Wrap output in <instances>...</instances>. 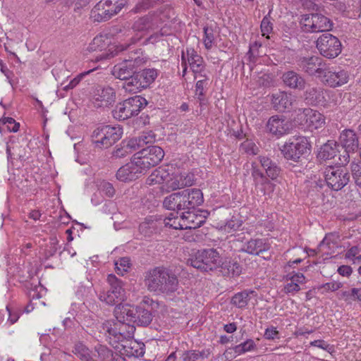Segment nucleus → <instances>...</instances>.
<instances>
[{
	"instance_id": "f257e3e1",
	"label": "nucleus",
	"mask_w": 361,
	"mask_h": 361,
	"mask_svg": "<svg viewBox=\"0 0 361 361\" xmlns=\"http://www.w3.org/2000/svg\"><path fill=\"white\" fill-rule=\"evenodd\" d=\"M145 285L150 292L172 295L179 286L177 276L169 268L157 267L146 272Z\"/></svg>"
},
{
	"instance_id": "f03ea898",
	"label": "nucleus",
	"mask_w": 361,
	"mask_h": 361,
	"mask_svg": "<svg viewBox=\"0 0 361 361\" xmlns=\"http://www.w3.org/2000/svg\"><path fill=\"white\" fill-rule=\"evenodd\" d=\"M203 202V193L200 189L188 188L166 197L163 205L169 210L188 211L194 209Z\"/></svg>"
},
{
	"instance_id": "7ed1b4c3",
	"label": "nucleus",
	"mask_w": 361,
	"mask_h": 361,
	"mask_svg": "<svg viewBox=\"0 0 361 361\" xmlns=\"http://www.w3.org/2000/svg\"><path fill=\"white\" fill-rule=\"evenodd\" d=\"M131 41L132 43L112 45L109 47L108 51L103 52L97 58L100 59H110L118 56L120 53L128 51L126 54H124L125 56L123 61L130 63V65H134V67L137 68L144 64L147 59L141 49H133L131 47L132 44H134L136 40L131 38Z\"/></svg>"
},
{
	"instance_id": "20e7f679",
	"label": "nucleus",
	"mask_w": 361,
	"mask_h": 361,
	"mask_svg": "<svg viewBox=\"0 0 361 361\" xmlns=\"http://www.w3.org/2000/svg\"><path fill=\"white\" fill-rule=\"evenodd\" d=\"M221 262L220 254L214 248L198 250L188 260V264L202 272L218 269Z\"/></svg>"
},
{
	"instance_id": "39448f33",
	"label": "nucleus",
	"mask_w": 361,
	"mask_h": 361,
	"mask_svg": "<svg viewBox=\"0 0 361 361\" xmlns=\"http://www.w3.org/2000/svg\"><path fill=\"white\" fill-rule=\"evenodd\" d=\"M310 147L311 145L305 137H299L286 142L281 152L285 159L302 166L305 163L302 161L305 159L303 156L310 151Z\"/></svg>"
},
{
	"instance_id": "423d86ee",
	"label": "nucleus",
	"mask_w": 361,
	"mask_h": 361,
	"mask_svg": "<svg viewBox=\"0 0 361 361\" xmlns=\"http://www.w3.org/2000/svg\"><path fill=\"white\" fill-rule=\"evenodd\" d=\"M147 104V100L141 96L130 97L116 106L112 111L113 116L120 121L126 120L137 115Z\"/></svg>"
},
{
	"instance_id": "0eeeda50",
	"label": "nucleus",
	"mask_w": 361,
	"mask_h": 361,
	"mask_svg": "<svg viewBox=\"0 0 361 361\" xmlns=\"http://www.w3.org/2000/svg\"><path fill=\"white\" fill-rule=\"evenodd\" d=\"M122 135L123 128L119 126H102L93 131L92 138L97 147L108 148L119 140Z\"/></svg>"
},
{
	"instance_id": "6e6552de",
	"label": "nucleus",
	"mask_w": 361,
	"mask_h": 361,
	"mask_svg": "<svg viewBox=\"0 0 361 361\" xmlns=\"http://www.w3.org/2000/svg\"><path fill=\"white\" fill-rule=\"evenodd\" d=\"M299 25L303 32L310 33L329 31L333 27L329 18L318 13L302 15Z\"/></svg>"
},
{
	"instance_id": "1a4fd4ad",
	"label": "nucleus",
	"mask_w": 361,
	"mask_h": 361,
	"mask_svg": "<svg viewBox=\"0 0 361 361\" xmlns=\"http://www.w3.org/2000/svg\"><path fill=\"white\" fill-rule=\"evenodd\" d=\"M138 166H141L144 173L150 168L157 165L164 158V152L159 146L152 145L142 148L134 155Z\"/></svg>"
},
{
	"instance_id": "9d476101",
	"label": "nucleus",
	"mask_w": 361,
	"mask_h": 361,
	"mask_svg": "<svg viewBox=\"0 0 361 361\" xmlns=\"http://www.w3.org/2000/svg\"><path fill=\"white\" fill-rule=\"evenodd\" d=\"M324 173L327 186L334 191L343 189L350 180L348 171L341 166H329Z\"/></svg>"
},
{
	"instance_id": "9b49d317",
	"label": "nucleus",
	"mask_w": 361,
	"mask_h": 361,
	"mask_svg": "<svg viewBox=\"0 0 361 361\" xmlns=\"http://www.w3.org/2000/svg\"><path fill=\"white\" fill-rule=\"evenodd\" d=\"M316 47L319 54L327 59H334L341 52V43L338 37L326 32L316 41Z\"/></svg>"
},
{
	"instance_id": "f8f14e48",
	"label": "nucleus",
	"mask_w": 361,
	"mask_h": 361,
	"mask_svg": "<svg viewBox=\"0 0 361 361\" xmlns=\"http://www.w3.org/2000/svg\"><path fill=\"white\" fill-rule=\"evenodd\" d=\"M107 281L110 288L108 290L100 293L99 299L108 305H117L125 298V291L122 287V282L114 274L108 275Z\"/></svg>"
},
{
	"instance_id": "ddd939ff",
	"label": "nucleus",
	"mask_w": 361,
	"mask_h": 361,
	"mask_svg": "<svg viewBox=\"0 0 361 361\" xmlns=\"http://www.w3.org/2000/svg\"><path fill=\"white\" fill-rule=\"evenodd\" d=\"M296 65L301 71L310 76H315L320 80L326 63L321 57L311 56L298 57Z\"/></svg>"
},
{
	"instance_id": "4468645a",
	"label": "nucleus",
	"mask_w": 361,
	"mask_h": 361,
	"mask_svg": "<svg viewBox=\"0 0 361 361\" xmlns=\"http://www.w3.org/2000/svg\"><path fill=\"white\" fill-rule=\"evenodd\" d=\"M349 80L348 71L326 65L321 75V82L330 87L335 88L346 84Z\"/></svg>"
},
{
	"instance_id": "2eb2a0df",
	"label": "nucleus",
	"mask_w": 361,
	"mask_h": 361,
	"mask_svg": "<svg viewBox=\"0 0 361 361\" xmlns=\"http://www.w3.org/2000/svg\"><path fill=\"white\" fill-rule=\"evenodd\" d=\"M92 100L96 107H109L116 101V92L109 86L97 85L92 92Z\"/></svg>"
},
{
	"instance_id": "dca6fc26",
	"label": "nucleus",
	"mask_w": 361,
	"mask_h": 361,
	"mask_svg": "<svg viewBox=\"0 0 361 361\" xmlns=\"http://www.w3.org/2000/svg\"><path fill=\"white\" fill-rule=\"evenodd\" d=\"M209 212L207 210L190 209L181 214V221L185 229H195L200 227L204 222Z\"/></svg>"
},
{
	"instance_id": "f3484780",
	"label": "nucleus",
	"mask_w": 361,
	"mask_h": 361,
	"mask_svg": "<svg viewBox=\"0 0 361 361\" xmlns=\"http://www.w3.org/2000/svg\"><path fill=\"white\" fill-rule=\"evenodd\" d=\"M252 177L253 179L255 190L263 195L269 196L273 192L274 184L272 183L264 173L254 164L252 166Z\"/></svg>"
},
{
	"instance_id": "a211bd4d",
	"label": "nucleus",
	"mask_w": 361,
	"mask_h": 361,
	"mask_svg": "<svg viewBox=\"0 0 361 361\" xmlns=\"http://www.w3.org/2000/svg\"><path fill=\"white\" fill-rule=\"evenodd\" d=\"M305 89L302 99L307 104L313 106L325 105L326 92L324 88L317 85H308Z\"/></svg>"
},
{
	"instance_id": "6ab92c4d",
	"label": "nucleus",
	"mask_w": 361,
	"mask_h": 361,
	"mask_svg": "<svg viewBox=\"0 0 361 361\" xmlns=\"http://www.w3.org/2000/svg\"><path fill=\"white\" fill-rule=\"evenodd\" d=\"M142 167L138 166L136 163L134 157L133 160L121 166L116 173V178L120 181L126 182L132 181L137 179L140 174L144 173V171L141 169Z\"/></svg>"
},
{
	"instance_id": "aec40b11",
	"label": "nucleus",
	"mask_w": 361,
	"mask_h": 361,
	"mask_svg": "<svg viewBox=\"0 0 361 361\" xmlns=\"http://www.w3.org/2000/svg\"><path fill=\"white\" fill-rule=\"evenodd\" d=\"M267 129L271 134L279 137L289 133L290 124L283 116L276 115L268 120Z\"/></svg>"
},
{
	"instance_id": "412c9836",
	"label": "nucleus",
	"mask_w": 361,
	"mask_h": 361,
	"mask_svg": "<svg viewBox=\"0 0 361 361\" xmlns=\"http://www.w3.org/2000/svg\"><path fill=\"white\" fill-rule=\"evenodd\" d=\"M341 147L348 152L355 153L359 148V139L354 130L345 129L343 130L339 137Z\"/></svg>"
},
{
	"instance_id": "4be33fe9",
	"label": "nucleus",
	"mask_w": 361,
	"mask_h": 361,
	"mask_svg": "<svg viewBox=\"0 0 361 361\" xmlns=\"http://www.w3.org/2000/svg\"><path fill=\"white\" fill-rule=\"evenodd\" d=\"M281 78L284 85L290 89L302 90L306 87L305 78L294 71L285 72Z\"/></svg>"
},
{
	"instance_id": "5701e85b",
	"label": "nucleus",
	"mask_w": 361,
	"mask_h": 361,
	"mask_svg": "<svg viewBox=\"0 0 361 361\" xmlns=\"http://www.w3.org/2000/svg\"><path fill=\"white\" fill-rule=\"evenodd\" d=\"M162 228V216L149 217L139 226V231L145 236H151L153 233L159 232Z\"/></svg>"
},
{
	"instance_id": "b1692460",
	"label": "nucleus",
	"mask_w": 361,
	"mask_h": 361,
	"mask_svg": "<svg viewBox=\"0 0 361 361\" xmlns=\"http://www.w3.org/2000/svg\"><path fill=\"white\" fill-rule=\"evenodd\" d=\"M270 245L267 243L265 239L255 238L247 241L243 250L248 254L253 255H259L261 253L269 250Z\"/></svg>"
},
{
	"instance_id": "393cba45",
	"label": "nucleus",
	"mask_w": 361,
	"mask_h": 361,
	"mask_svg": "<svg viewBox=\"0 0 361 361\" xmlns=\"http://www.w3.org/2000/svg\"><path fill=\"white\" fill-rule=\"evenodd\" d=\"M271 102L276 110L283 111L293 104V96L286 92H279L272 94Z\"/></svg>"
},
{
	"instance_id": "a878e982",
	"label": "nucleus",
	"mask_w": 361,
	"mask_h": 361,
	"mask_svg": "<svg viewBox=\"0 0 361 361\" xmlns=\"http://www.w3.org/2000/svg\"><path fill=\"white\" fill-rule=\"evenodd\" d=\"M218 269L224 276H238L241 274L242 267L240 264L233 259L221 260Z\"/></svg>"
},
{
	"instance_id": "bb28decb",
	"label": "nucleus",
	"mask_w": 361,
	"mask_h": 361,
	"mask_svg": "<svg viewBox=\"0 0 361 361\" xmlns=\"http://www.w3.org/2000/svg\"><path fill=\"white\" fill-rule=\"evenodd\" d=\"M135 308L128 304H122V302L117 305L114 313L116 320L121 322H132L135 312Z\"/></svg>"
},
{
	"instance_id": "cd10ccee",
	"label": "nucleus",
	"mask_w": 361,
	"mask_h": 361,
	"mask_svg": "<svg viewBox=\"0 0 361 361\" xmlns=\"http://www.w3.org/2000/svg\"><path fill=\"white\" fill-rule=\"evenodd\" d=\"M136 69L134 65H130V63L123 61L114 66L112 74L115 78L123 80L136 73Z\"/></svg>"
},
{
	"instance_id": "c85d7f7f",
	"label": "nucleus",
	"mask_w": 361,
	"mask_h": 361,
	"mask_svg": "<svg viewBox=\"0 0 361 361\" xmlns=\"http://www.w3.org/2000/svg\"><path fill=\"white\" fill-rule=\"evenodd\" d=\"M259 161L262 168L266 171V176L272 180L276 179L281 173V168L273 161L270 158L267 157H259Z\"/></svg>"
},
{
	"instance_id": "c756f323",
	"label": "nucleus",
	"mask_w": 361,
	"mask_h": 361,
	"mask_svg": "<svg viewBox=\"0 0 361 361\" xmlns=\"http://www.w3.org/2000/svg\"><path fill=\"white\" fill-rule=\"evenodd\" d=\"M338 144L334 140H328L321 146L317 154L319 160H329L334 158L338 152Z\"/></svg>"
},
{
	"instance_id": "7c9ffc66",
	"label": "nucleus",
	"mask_w": 361,
	"mask_h": 361,
	"mask_svg": "<svg viewBox=\"0 0 361 361\" xmlns=\"http://www.w3.org/2000/svg\"><path fill=\"white\" fill-rule=\"evenodd\" d=\"M192 185V180L189 175L178 174L171 176L169 180L167 181V188L171 190L183 188Z\"/></svg>"
},
{
	"instance_id": "2f4dec72",
	"label": "nucleus",
	"mask_w": 361,
	"mask_h": 361,
	"mask_svg": "<svg viewBox=\"0 0 361 361\" xmlns=\"http://www.w3.org/2000/svg\"><path fill=\"white\" fill-rule=\"evenodd\" d=\"M152 320V311L149 308L142 307H135L133 316V324L138 326H146L149 325Z\"/></svg>"
},
{
	"instance_id": "473e14b6",
	"label": "nucleus",
	"mask_w": 361,
	"mask_h": 361,
	"mask_svg": "<svg viewBox=\"0 0 361 361\" xmlns=\"http://www.w3.org/2000/svg\"><path fill=\"white\" fill-rule=\"evenodd\" d=\"M188 62L193 73H201L204 71L205 64L203 58L197 54L194 49L187 50Z\"/></svg>"
},
{
	"instance_id": "72a5a7b5",
	"label": "nucleus",
	"mask_w": 361,
	"mask_h": 361,
	"mask_svg": "<svg viewBox=\"0 0 361 361\" xmlns=\"http://www.w3.org/2000/svg\"><path fill=\"white\" fill-rule=\"evenodd\" d=\"M103 5L105 4L98 3L92 10V18L94 21H106L115 16V10H105Z\"/></svg>"
},
{
	"instance_id": "f704fd0d",
	"label": "nucleus",
	"mask_w": 361,
	"mask_h": 361,
	"mask_svg": "<svg viewBox=\"0 0 361 361\" xmlns=\"http://www.w3.org/2000/svg\"><path fill=\"white\" fill-rule=\"evenodd\" d=\"M157 20L152 16H145L140 18L133 25L135 31H148L157 27Z\"/></svg>"
},
{
	"instance_id": "c9c22d12",
	"label": "nucleus",
	"mask_w": 361,
	"mask_h": 361,
	"mask_svg": "<svg viewBox=\"0 0 361 361\" xmlns=\"http://www.w3.org/2000/svg\"><path fill=\"white\" fill-rule=\"evenodd\" d=\"M138 80H140L142 88L148 87L157 78L158 72L155 68H145L137 72Z\"/></svg>"
},
{
	"instance_id": "e433bc0d",
	"label": "nucleus",
	"mask_w": 361,
	"mask_h": 361,
	"mask_svg": "<svg viewBox=\"0 0 361 361\" xmlns=\"http://www.w3.org/2000/svg\"><path fill=\"white\" fill-rule=\"evenodd\" d=\"M135 143L136 141H133L132 139L123 140L120 145L117 146L116 149L114 150L112 153L113 157L116 158H123L134 151H136Z\"/></svg>"
},
{
	"instance_id": "4c0bfd02",
	"label": "nucleus",
	"mask_w": 361,
	"mask_h": 361,
	"mask_svg": "<svg viewBox=\"0 0 361 361\" xmlns=\"http://www.w3.org/2000/svg\"><path fill=\"white\" fill-rule=\"evenodd\" d=\"M123 350L128 357H142L145 354V344L136 341H130L127 344L123 345Z\"/></svg>"
},
{
	"instance_id": "58836bf2",
	"label": "nucleus",
	"mask_w": 361,
	"mask_h": 361,
	"mask_svg": "<svg viewBox=\"0 0 361 361\" xmlns=\"http://www.w3.org/2000/svg\"><path fill=\"white\" fill-rule=\"evenodd\" d=\"M73 352L81 361H94L96 360V354L82 343H76Z\"/></svg>"
},
{
	"instance_id": "ea45409f",
	"label": "nucleus",
	"mask_w": 361,
	"mask_h": 361,
	"mask_svg": "<svg viewBox=\"0 0 361 361\" xmlns=\"http://www.w3.org/2000/svg\"><path fill=\"white\" fill-rule=\"evenodd\" d=\"M256 295L254 290H245L235 294L231 298V303L238 308H243L248 304L251 298Z\"/></svg>"
},
{
	"instance_id": "a19ab883",
	"label": "nucleus",
	"mask_w": 361,
	"mask_h": 361,
	"mask_svg": "<svg viewBox=\"0 0 361 361\" xmlns=\"http://www.w3.org/2000/svg\"><path fill=\"white\" fill-rule=\"evenodd\" d=\"M95 351L97 353L98 357L102 361H124L125 359L118 355L117 353H114L113 351L103 345H97L94 348Z\"/></svg>"
},
{
	"instance_id": "79ce46f5",
	"label": "nucleus",
	"mask_w": 361,
	"mask_h": 361,
	"mask_svg": "<svg viewBox=\"0 0 361 361\" xmlns=\"http://www.w3.org/2000/svg\"><path fill=\"white\" fill-rule=\"evenodd\" d=\"M171 176L164 168H159L154 170L147 178L149 184H162L165 183L167 186V181L169 180Z\"/></svg>"
},
{
	"instance_id": "37998d69",
	"label": "nucleus",
	"mask_w": 361,
	"mask_h": 361,
	"mask_svg": "<svg viewBox=\"0 0 361 361\" xmlns=\"http://www.w3.org/2000/svg\"><path fill=\"white\" fill-rule=\"evenodd\" d=\"M309 113L307 126L312 129H319L322 128L325 124L324 116L319 111L307 108Z\"/></svg>"
},
{
	"instance_id": "c03bdc74",
	"label": "nucleus",
	"mask_w": 361,
	"mask_h": 361,
	"mask_svg": "<svg viewBox=\"0 0 361 361\" xmlns=\"http://www.w3.org/2000/svg\"><path fill=\"white\" fill-rule=\"evenodd\" d=\"M106 40H107V38L104 35H97L96 36L92 42L88 45L87 48V51L89 52H94V51H100L101 53L96 56V60L97 61H102V59H100L99 58H97L98 56L102 54L103 52L106 51L107 50L104 49L105 47L107 45V43L106 42Z\"/></svg>"
},
{
	"instance_id": "a18cd8bd",
	"label": "nucleus",
	"mask_w": 361,
	"mask_h": 361,
	"mask_svg": "<svg viewBox=\"0 0 361 361\" xmlns=\"http://www.w3.org/2000/svg\"><path fill=\"white\" fill-rule=\"evenodd\" d=\"M210 355L209 349L202 350H189L183 352L181 356L183 361H200L208 358Z\"/></svg>"
},
{
	"instance_id": "49530a36",
	"label": "nucleus",
	"mask_w": 361,
	"mask_h": 361,
	"mask_svg": "<svg viewBox=\"0 0 361 361\" xmlns=\"http://www.w3.org/2000/svg\"><path fill=\"white\" fill-rule=\"evenodd\" d=\"M124 80L123 88L126 92L136 93L143 89L136 73H134L132 76Z\"/></svg>"
},
{
	"instance_id": "de8ad7c7",
	"label": "nucleus",
	"mask_w": 361,
	"mask_h": 361,
	"mask_svg": "<svg viewBox=\"0 0 361 361\" xmlns=\"http://www.w3.org/2000/svg\"><path fill=\"white\" fill-rule=\"evenodd\" d=\"M169 227L173 229H185L183 226V221H181V216L178 218L177 215L171 213L168 216L162 217V227Z\"/></svg>"
},
{
	"instance_id": "09e8293b",
	"label": "nucleus",
	"mask_w": 361,
	"mask_h": 361,
	"mask_svg": "<svg viewBox=\"0 0 361 361\" xmlns=\"http://www.w3.org/2000/svg\"><path fill=\"white\" fill-rule=\"evenodd\" d=\"M204 37L203 43L207 50L212 49L215 41V31L212 25H206L203 27Z\"/></svg>"
},
{
	"instance_id": "8fccbe9b",
	"label": "nucleus",
	"mask_w": 361,
	"mask_h": 361,
	"mask_svg": "<svg viewBox=\"0 0 361 361\" xmlns=\"http://www.w3.org/2000/svg\"><path fill=\"white\" fill-rule=\"evenodd\" d=\"M131 322H121L117 321L118 326V334H120L121 341L123 339L131 338L135 331V328L133 324H130Z\"/></svg>"
},
{
	"instance_id": "3c124183",
	"label": "nucleus",
	"mask_w": 361,
	"mask_h": 361,
	"mask_svg": "<svg viewBox=\"0 0 361 361\" xmlns=\"http://www.w3.org/2000/svg\"><path fill=\"white\" fill-rule=\"evenodd\" d=\"M103 329L109 334L110 338L112 336L116 342L121 341L117 322L107 321L103 324Z\"/></svg>"
},
{
	"instance_id": "603ef678",
	"label": "nucleus",
	"mask_w": 361,
	"mask_h": 361,
	"mask_svg": "<svg viewBox=\"0 0 361 361\" xmlns=\"http://www.w3.org/2000/svg\"><path fill=\"white\" fill-rule=\"evenodd\" d=\"M155 135L152 132L143 133L138 137L132 138L133 141H136L135 144V147L139 149L141 147H144V146L148 143H152L154 141Z\"/></svg>"
},
{
	"instance_id": "864d4df0",
	"label": "nucleus",
	"mask_w": 361,
	"mask_h": 361,
	"mask_svg": "<svg viewBox=\"0 0 361 361\" xmlns=\"http://www.w3.org/2000/svg\"><path fill=\"white\" fill-rule=\"evenodd\" d=\"M99 3L105 4L104 9L115 10V15L126 4L127 0H102Z\"/></svg>"
},
{
	"instance_id": "5fc2aeb1",
	"label": "nucleus",
	"mask_w": 361,
	"mask_h": 361,
	"mask_svg": "<svg viewBox=\"0 0 361 361\" xmlns=\"http://www.w3.org/2000/svg\"><path fill=\"white\" fill-rule=\"evenodd\" d=\"M204 78L202 80H199L195 85V92L196 94L198 96V99L200 101L203 100V97L204 96V88L208 85V78L205 75H201Z\"/></svg>"
},
{
	"instance_id": "6e6d98bb",
	"label": "nucleus",
	"mask_w": 361,
	"mask_h": 361,
	"mask_svg": "<svg viewBox=\"0 0 361 361\" xmlns=\"http://www.w3.org/2000/svg\"><path fill=\"white\" fill-rule=\"evenodd\" d=\"M255 348V342L250 339L244 343H242L238 345H235L234 348V353L235 354H242L245 352L252 350Z\"/></svg>"
},
{
	"instance_id": "4d7b16f0",
	"label": "nucleus",
	"mask_w": 361,
	"mask_h": 361,
	"mask_svg": "<svg viewBox=\"0 0 361 361\" xmlns=\"http://www.w3.org/2000/svg\"><path fill=\"white\" fill-rule=\"evenodd\" d=\"M351 173L356 185L361 188V164H351Z\"/></svg>"
},
{
	"instance_id": "13d9d810",
	"label": "nucleus",
	"mask_w": 361,
	"mask_h": 361,
	"mask_svg": "<svg viewBox=\"0 0 361 361\" xmlns=\"http://www.w3.org/2000/svg\"><path fill=\"white\" fill-rule=\"evenodd\" d=\"M93 71H94V69H92V70H90L88 71H85L83 73H80L75 78L72 79L68 85H66L63 86V89L65 91H68L69 90H71V89L74 88L75 87H76L79 84V82H80L81 79L84 76L88 75L90 73L92 72Z\"/></svg>"
},
{
	"instance_id": "bf43d9fd",
	"label": "nucleus",
	"mask_w": 361,
	"mask_h": 361,
	"mask_svg": "<svg viewBox=\"0 0 361 361\" xmlns=\"http://www.w3.org/2000/svg\"><path fill=\"white\" fill-rule=\"evenodd\" d=\"M260 27H261V31H262V35L266 36V37L267 39H269L270 37L269 35L271 32V31L273 30V25L271 23L269 18L265 16L262 19V20L261 22Z\"/></svg>"
},
{
	"instance_id": "052dcab7",
	"label": "nucleus",
	"mask_w": 361,
	"mask_h": 361,
	"mask_svg": "<svg viewBox=\"0 0 361 361\" xmlns=\"http://www.w3.org/2000/svg\"><path fill=\"white\" fill-rule=\"evenodd\" d=\"M155 3V0H140L137 3L134 8V11L136 13L146 11L150 8H152L154 6Z\"/></svg>"
},
{
	"instance_id": "680f3d73",
	"label": "nucleus",
	"mask_w": 361,
	"mask_h": 361,
	"mask_svg": "<svg viewBox=\"0 0 361 361\" xmlns=\"http://www.w3.org/2000/svg\"><path fill=\"white\" fill-rule=\"evenodd\" d=\"M307 111V108L305 109H299L296 117L295 118V121L299 124V125H307L308 123V117H309V113Z\"/></svg>"
},
{
	"instance_id": "e2e57ef3",
	"label": "nucleus",
	"mask_w": 361,
	"mask_h": 361,
	"mask_svg": "<svg viewBox=\"0 0 361 361\" xmlns=\"http://www.w3.org/2000/svg\"><path fill=\"white\" fill-rule=\"evenodd\" d=\"M115 265L118 271L126 272L130 268V259L127 257H121L116 262Z\"/></svg>"
},
{
	"instance_id": "0e129e2a",
	"label": "nucleus",
	"mask_w": 361,
	"mask_h": 361,
	"mask_svg": "<svg viewBox=\"0 0 361 361\" xmlns=\"http://www.w3.org/2000/svg\"><path fill=\"white\" fill-rule=\"evenodd\" d=\"M3 124H7L8 129L12 132H17L19 130L20 124L11 117H5L1 120Z\"/></svg>"
},
{
	"instance_id": "69168bd1",
	"label": "nucleus",
	"mask_w": 361,
	"mask_h": 361,
	"mask_svg": "<svg viewBox=\"0 0 361 361\" xmlns=\"http://www.w3.org/2000/svg\"><path fill=\"white\" fill-rule=\"evenodd\" d=\"M158 302L154 301L152 298L145 296L142 301L137 307H142L145 308H149L151 311L158 307Z\"/></svg>"
},
{
	"instance_id": "338daca9",
	"label": "nucleus",
	"mask_w": 361,
	"mask_h": 361,
	"mask_svg": "<svg viewBox=\"0 0 361 361\" xmlns=\"http://www.w3.org/2000/svg\"><path fill=\"white\" fill-rule=\"evenodd\" d=\"M310 345L325 350L329 353L334 352V346L328 344L324 340H315L314 341H312L310 342Z\"/></svg>"
},
{
	"instance_id": "774afa93",
	"label": "nucleus",
	"mask_w": 361,
	"mask_h": 361,
	"mask_svg": "<svg viewBox=\"0 0 361 361\" xmlns=\"http://www.w3.org/2000/svg\"><path fill=\"white\" fill-rule=\"evenodd\" d=\"M101 190L109 197H111L115 194V190L113 185L109 182H102L100 185Z\"/></svg>"
}]
</instances>
